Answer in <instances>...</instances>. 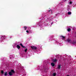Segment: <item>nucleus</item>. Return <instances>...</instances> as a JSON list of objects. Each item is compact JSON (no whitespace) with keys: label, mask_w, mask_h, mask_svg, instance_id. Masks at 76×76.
I'll return each mask as SVG.
<instances>
[{"label":"nucleus","mask_w":76,"mask_h":76,"mask_svg":"<svg viewBox=\"0 0 76 76\" xmlns=\"http://www.w3.org/2000/svg\"><path fill=\"white\" fill-rule=\"evenodd\" d=\"M17 48H18V49H20V46L19 45H17Z\"/></svg>","instance_id":"4"},{"label":"nucleus","mask_w":76,"mask_h":76,"mask_svg":"<svg viewBox=\"0 0 76 76\" xmlns=\"http://www.w3.org/2000/svg\"><path fill=\"white\" fill-rule=\"evenodd\" d=\"M56 16H57V14H56Z\"/></svg>","instance_id":"24"},{"label":"nucleus","mask_w":76,"mask_h":76,"mask_svg":"<svg viewBox=\"0 0 76 76\" xmlns=\"http://www.w3.org/2000/svg\"><path fill=\"white\" fill-rule=\"evenodd\" d=\"M67 76H70V75H67Z\"/></svg>","instance_id":"23"},{"label":"nucleus","mask_w":76,"mask_h":76,"mask_svg":"<svg viewBox=\"0 0 76 76\" xmlns=\"http://www.w3.org/2000/svg\"><path fill=\"white\" fill-rule=\"evenodd\" d=\"M61 5H62V6H63V4H61Z\"/></svg>","instance_id":"25"},{"label":"nucleus","mask_w":76,"mask_h":76,"mask_svg":"<svg viewBox=\"0 0 76 76\" xmlns=\"http://www.w3.org/2000/svg\"><path fill=\"white\" fill-rule=\"evenodd\" d=\"M51 65L52 66L54 67L55 66V64L53 63H51Z\"/></svg>","instance_id":"8"},{"label":"nucleus","mask_w":76,"mask_h":76,"mask_svg":"<svg viewBox=\"0 0 76 76\" xmlns=\"http://www.w3.org/2000/svg\"><path fill=\"white\" fill-rule=\"evenodd\" d=\"M66 41L70 43L71 42H72V40L71 39H66Z\"/></svg>","instance_id":"2"},{"label":"nucleus","mask_w":76,"mask_h":76,"mask_svg":"<svg viewBox=\"0 0 76 76\" xmlns=\"http://www.w3.org/2000/svg\"><path fill=\"white\" fill-rule=\"evenodd\" d=\"M61 37H62V39H65V38H66V37L65 36L64 37L63 36H61Z\"/></svg>","instance_id":"10"},{"label":"nucleus","mask_w":76,"mask_h":76,"mask_svg":"<svg viewBox=\"0 0 76 76\" xmlns=\"http://www.w3.org/2000/svg\"><path fill=\"white\" fill-rule=\"evenodd\" d=\"M11 73H15V71H14V70L13 69L11 70Z\"/></svg>","instance_id":"7"},{"label":"nucleus","mask_w":76,"mask_h":76,"mask_svg":"<svg viewBox=\"0 0 76 76\" xmlns=\"http://www.w3.org/2000/svg\"><path fill=\"white\" fill-rule=\"evenodd\" d=\"M24 28V30H26V29H27V27L26 26H24L23 27Z\"/></svg>","instance_id":"15"},{"label":"nucleus","mask_w":76,"mask_h":76,"mask_svg":"<svg viewBox=\"0 0 76 76\" xmlns=\"http://www.w3.org/2000/svg\"><path fill=\"white\" fill-rule=\"evenodd\" d=\"M65 0V1H66V0Z\"/></svg>","instance_id":"26"},{"label":"nucleus","mask_w":76,"mask_h":76,"mask_svg":"<svg viewBox=\"0 0 76 76\" xmlns=\"http://www.w3.org/2000/svg\"><path fill=\"white\" fill-rule=\"evenodd\" d=\"M72 14V12H68V15H70Z\"/></svg>","instance_id":"11"},{"label":"nucleus","mask_w":76,"mask_h":76,"mask_svg":"<svg viewBox=\"0 0 76 76\" xmlns=\"http://www.w3.org/2000/svg\"><path fill=\"white\" fill-rule=\"evenodd\" d=\"M20 45H21L22 47H23V48H26V47L24 46L22 44V43H20Z\"/></svg>","instance_id":"9"},{"label":"nucleus","mask_w":76,"mask_h":76,"mask_svg":"<svg viewBox=\"0 0 76 76\" xmlns=\"http://www.w3.org/2000/svg\"><path fill=\"white\" fill-rule=\"evenodd\" d=\"M26 32H27V33H29V31H28V30H27L26 31Z\"/></svg>","instance_id":"19"},{"label":"nucleus","mask_w":76,"mask_h":76,"mask_svg":"<svg viewBox=\"0 0 76 76\" xmlns=\"http://www.w3.org/2000/svg\"><path fill=\"white\" fill-rule=\"evenodd\" d=\"M67 31L68 32H70V31H71V29H70V28H69L68 29Z\"/></svg>","instance_id":"13"},{"label":"nucleus","mask_w":76,"mask_h":76,"mask_svg":"<svg viewBox=\"0 0 76 76\" xmlns=\"http://www.w3.org/2000/svg\"><path fill=\"white\" fill-rule=\"evenodd\" d=\"M1 73L2 74H3V73H4V71H3V70H2L1 71Z\"/></svg>","instance_id":"17"},{"label":"nucleus","mask_w":76,"mask_h":76,"mask_svg":"<svg viewBox=\"0 0 76 76\" xmlns=\"http://www.w3.org/2000/svg\"><path fill=\"white\" fill-rule=\"evenodd\" d=\"M57 61V60L56 59H54L53 60V62L54 63H56Z\"/></svg>","instance_id":"3"},{"label":"nucleus","mask_w":76,"mask_h":76,"mask_svg":"<svg viewBox=\"0 0 76 76\" xmlns=\"http://www.w3.org/2000/svg\"><path fill=\"white\" fill-rule=\"evenodd\" d=\"M31 48L32 50H36L37 48L36 47L34 46H31Z\"/></svg>","instance_id":"1"},{"label":"nucleus","mask_w":76,"mask_h":76,"mask_svg":"<svg viewBox=\"0 0 76 76\" xmlns=\"http://www.w3.org/2000/svg\"><path fill=\"white\" fill-rule=\"evenodd\" d=\"M2 38H4V36H2L1 37H0V41H2V39H1Z\"/></svg>","instance_id":"5"},{"label":"nucleus","mask_w":76,"mask_h":76,"mask_svg":"<svg viewBox=\"0 0 76 76\" xmlns=\"http://www.w3.org/2000/svg\"><path fill=\"white\" fill-rule=\"evenodd\" d=\"M7 72H5L4 75L5 76H7Z\"/></svg>","instance_id":"14"},{"label":"nucleus","mask_w":76,"mask_h":76,"mask_svg":"<svg viewBox=\"0 0 76 76\" xmlns=\"http://www.w3.org/2000/svg\"><path fill=\"white\" fill-rule=\"evenodd\" d=\"M70 4H72V2L71 1H70L69 2Z\"/></svg>","instance_id":"20"},{"label":"nucleus","mask_w":76,"mask_h":76,"mask_svg":"<svg viewBox=\"0 0 76 76\" xmlns=\"http://www.w3.org/2000/svg\"><path fill=\"white\" fill-rule=\"evenodd\" d=\"M51 13H53V12H52V10H51Z\"/></svg>","instance_id":"22"},{"label":"nucleus","mask_w":76,"mask_h":76,"mask_svg":"<svg viewBox=\"0 0 76 76\" xmlns=\"http://www.w3.org/2000/svg\"><path fill=\"white\" fill-rule=\"evenodd\" d=\"M9 75L10 76H12V75H13V74L11 72H9Z\"/></svg>","instance_id":"6"},{"label":"nucleus","mask_w":76,"mask_h":76,"mask_svg":"<svg viewBox=\"0 0 76 76\" xmlns=\"http://www.w3.org/2000/svg\"><path fill=\"white\" fill-rule=\"evenodd\" d=\"M28 50V49H26L25 50H24V51L25 52H27V50Z\"/></svg>","instance_id":"18"},{"label":"nucleus","mask_w":76,"mask_h":76,"mask_svg":"<svg viewBox=\"0 0 76 76\" xmlns=\"http://www.w3.org/2000/svg\"><path fill=\"white\" fill-rule=\"evenodd\" d=\"M50 11H51V10H49L48 11V12H50Z\"/></svg>","instance_id":"21"},{"label":"nucleus","mask_w":76,"mask_h":76,"mask_svg":"<svg viewBox=\"0 0 76 76\" xmlns=\"http://www.w3.org/2000/svg\"><path fill=\"white\" fill-rule=\"evenodd\" d=\"M60 67H61L60 65H58V69H60Z\"/></svg>","instance_id":"12"},{"label":"nucleus","mask_w":76,"mask_h":76,"mask_svg":"<svg viewBox=\"0 0 76 76\" xmlns=\"http://www.w3.org/2000/svg\"><path fill=\"white\" fill-rule=\"evenodd\" d=\"M53 76H56V73H54L53 74Z\"/></svg>","instance_id":"16"}]
</instances>
